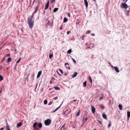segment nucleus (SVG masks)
Masks as SVG:
<instances>
[{"label":"nucleus","mask_w":130,"mask_h":130,"mask_svg":"<svg viewBox=\"0 0 130 130\" xmlns=\"http://www.w3.org/2000/svg\"><path fill=\"white\" fill-rule=\"evenodd\" d=\"M87 85V82L86 81H85L84 82L83 84V86L84 87H86Z\"/></svg>","instance_id":"nucleus-31"},{"label":"nucleus","mask_w":130,"mask_h":130,"mask_svg":"<svg viewBox=\"0 0 130 130\" xmlns=\"http://www.w3.org/2000/svg\"><path fill=\"white\" fill-rule=\"evenodd\" d=\"M70 32H71V31H68L67 32V34L68 35L69 34H70Z\"/></svg>","instance_id":"nucleus-48"},{"label":"nucleus","mask_w":130,"mask_h":130,"mask_svg":"<svg viewBox=\"0 0 130 130\" xmlns=\"http://www.w3.org/2000/svg\"><path fill=\"white\" fill-rule=\"evenodd\" d=\"M80 109H79L78 112L77 113L76 115V116L77 117L80 114Z\"/></svg>","instance_id":"nucleus-16"},{"label":"nucleus","mask_w":130,"mask_h":130,"mask_svg":"<svg viewBox=\"0 0 130 130\" xmlns=\"http://www.w3.org/2000/svg\"><path fill=\"white\" fill-rule=\"evenodd\" d=\"M42 73V71H39L38 73V75L37 76V78H39L40 76Z\"/></svg>","instance_id":"nucleus-6"},{"label":"nucleus","mask_w":130,"mask_h":130,"mask_svg":"<svg viewBox=\"0 0 130 130\" xmlns=\"http://www.w3.org/2000/svg\"><path fill=\"white\" fill-rule=\"evenodd\" d=\"M51 80H52L53 82H54V83H55L54 81L55 80V78L53 77L51 78Z\"/></svg>","instance_id":"nucleus-34"},{"label":"nucleus","mask_w":130,"mask_h":130,"mask_svg":"<svg viewBox=\"0 0 130 130\" xmlns=\"http://www.w3.org/2000/svg\"><path fill=\"white\" fill-rule=\"evenodd\" d=\"M58 98V97H54V99H55V100H56Z\"/></svg>","instance_id":"nucleus-56"},{"label":"nucleus","mask_w":130,"mask_h":130,"mask_svg":"<svg viewBox=\"0 0 130 130\" xmlns=\"http://www.w3.org/2000/svg\"><path fill=\"white\" fill-rule=\"evenodd\" d=\"M65 125V124H64L62 126V127H61V129H62V128H63V129L64 130V129H65V128H64V126Z\"/></svg>","instance_id":"nucleus-42"},{"label":"nucleus","mask_w":130,"mask_h":130,"mask_svg":"<svg viewBox=\"0 0 130 130\" xmlns=\"http://www.w3.org/2000/svg\"><path fill=\"white\" fill-rule=\"evenodd\" d=\"M21 60V58H19V59L16 62V63H18Z\"/></svg>","instance_id":"nucleus-39"},{"label":"nucleus","mask_w":130,"mask_h":130,"mask_svg":"<svg viewBox=\"0 0 130 130\" xmlns=\"http://www.w3.org/2000/svg\"><path fill=\"white\" fill-rule=\"evenodd\" d=\"M76 100H74L73 101H71L70 103H73V102H76Z\"/></svg>","instance_id":"nucleus-45"},{"label":"nucleus","mask_w":130,"mask_h":130,"mask_svg":"<svg viewBox=\"0 0 130 130\" xmlns=\"http://www.w3.org/2000/svg\"><path fill=\"white\" fill-rule=\"evenodd\" d=\"M91 107L92 112L93 113H94L95 112V109L94 107L92 106Z\"/></svg>","instance_id":"nucleus-12"},{"label":"nucleus","mask_w":130,"mask_h":130,"mask_svg":"<svg viewBox=\"0 0 130 130\" xmlns=\"http://www.w3.org/2000/svg\"><path fill=\"white\" fill-rule=\"evenodd\" d=\"M3 79V78L1 75H0V81L2 80Z\"/></svg>","instance_id":"nucleus-37"},{"label":"nucleus","mask_w":130,"mask_h":130,"mask_svg":"<svg viewBox=\"0 0 130 130\" xmlns=\"http://www.w3.org/2000/svg\"><path fill=\"white\" fill-rule=\"evenodd\" d=\"M37 11L35 10V11L32 14H35L36 13Z\"/></svg>","instance_id":"nucleus-50"},{"label":"nucleus","mask_w":130,"mask_h":130,"mask_svg":"<svg viewBox=\"0 0 130 130\" xmlns=\"http://www.w3.org/2000/svg\"><path fill=\"white\" fill-rule=\"evenodd\" d=\"M51 3H53L55 2V0H51Z\"/></svg>","instance_id":"nucleus-44"},{"label":"nucleus","mask_w":130,"mask_h":130,"mask_svg":"<svg viewBox=\"0 0 130 130\" xmlns=\"http://www.w3.org/2000/svg\"><path fill=\"white\" fill-rule=\"evenodd\" d=\"M53 20L52 21V23L51 24V25L52 26H53Z\"/></svg>","instance_id":"nucleus-53"},{"label":"nucleus","mask_w":130,"mask_h":130,"mask_svg":"<svg viewBox=\"0 0 130 130\" xmlns=\"http://www.w3.org/2000/svg\"><path fill=\"white\" fill-rule=\"evenodd\" d=\"M43 12H44L43 14L44 15L45 13V11H43Z\"/></svg>","instance_id":"nucleus-62"},{"label":"nucleus","mask_w":130,"mask_h":130,"mask_svg":"<svg viewBox=\"0 0 130 130\" xmlns=\"http://www.w3.org/2000/svg\"><path fill=\"white\" fill-rule=\"evenodd\" d=\"M72 51V50L71 49L69 50L67 52V54H70Z\"/></svg>","instance_id":"nucleus-28"},{"label":"nucleus","mask_w":130,"mask_h":130,"mask_svg":"<svg viewBox=\"0 0 130 130\" xmlns=\"http://www.w3.org/2000/svg\"><path fill=\"white\" fill-rule=\"evenodd\" d=\"M98 121L99 123H100L101 124H102V123L99 120H97Z\"/></svg>","instance_id":"nucleus-52"},{"label":"nucleus","mask_w":130,"mask_h":130,"mask_svg":"<svg viewBox=\"0 0 130 130\" xmlns=\"http://www.w3.org/2000/svg\"><path fill=\"white\" fill-rule=\"evenodd\" d=\"M67 73H64V76H66V75H67Z\"/></svg>","instance_id":"nucleus-61"},{"label":"nucleus","mask_w":130,"mask_h":130,"mask_svg":"<svg viewBox=\"0 0 130 130\" xmlns=\"http://www.w3.org/2000/svg\"><path fill=\"white\" fill-rule=\"evenodd\" d=\"M22 123L21 122H20L18 123L17 125V126L18 127H20L22 126Z\"/></svg>","instance_id":"nucleus-17"},{"label":"nucleus","mask_w":130,"mask_h":130,"mask_svg":"<svg viewBox=\"0 0 130 130\" xmlns=\"http://www.w3.org/2000/svg\"><path fill=\"white\" fill-rule=\"evenodd\" d=\"M118 107L120 110H121L122 109V106L121 104H119L118 105Z\"/></svg>","instance_id":"nucleus-23"},{"label":"nucleus","mask_w":130,"mask_h":130,"mask_svg":"<svg viewBox=\"0 0 130 130\" xmlns=\"http://www.w3.org/2000/svg\"><path fill=\"white\" fill-rule=\"evenodd\" d=\"M130 117V112L128 111L127 112V119L129 118Z\"/></svg>","instance_id":"nucleus-19"},{"label":"nucleus","mask_w":130,"mask_h":130,"mask_svg":"<svg viewBox=\"0 0 130 130\" xmlns=\"http://www.w3.org/2000/svg\"><path fill=\"white\" fill-rule=\"evenodd\" d=\"M29 74H29L27 75V77H26V80H28V77L29 76Z\"/></svg>","instance_id":"nucleus-49"},{"label":"nucleus","mask_w":130,"mask_h":130,"mask_svg":"<svg viewBox=\"0 0 130 130\" xmlns=\"http://www.w3.org/2000/svg\"><path fill=\"white\" fill-rule=\"evenodd\" d=\"M87 119H88L87 118H86L85 119H84V118H83V121L84 122V123H85L87 121Z\"/></svg>","instance_id":"nucleus-18"},{"label":"nucleus","mask_w":130,"mask_h":130,"mask_svg":"<svg viewBox=\"0 0 130 130\" xmlns=\"http://www.w3.org/2000/svg\"><path fill=\"white\" fill-rule=\"evenodd\" d=\"M89 80L91 82V83H92V80L91 78V77L89 76Z\"/></svg>","instance_id":"nucleus-32"},{"label":"nucleus","mask_w":130,"mask_h":130,"mask_svg":"<svg viewBox=\"0 0 130 130\" xmlns=\"http://www.w3.org/2000/svg\"><path fill=\"white\" fill-rule=\"evenodd\" d=\"M100 106L101 109H103L104 108V106L102 105H100Z\"/></svg>","instance_id":"nucleus-26"},{"label":"nucleus","mask_w":130,"mask_h":130,"mask_svg":"<svg viewBox=\"0 0 130 130\" xmlns=\"http://www.w3.org/2000/svg\"><path fill=\"white\" fill-rule=\"evenodd\" d=\"M91 31L90 30H88V31H87L86 32V34H89L90 33Z\"/></svg>","instance_id":"nucleus-38"},{"label":"nucleus","mask_w":130,"mask_h":130,"mask_svg":"<svg viewBox=\"0 0 130 130\" xmlns=\"http://www.w3.org/2000/svg\"><path fill=\"white\" fill-rule=\"evenodd\" d=\"M6 127L7 130H10L9 128V126L7 122L6 123Z\"/></svg>","instance_id":"nucleus-10"},{"label":"nucleus","mask_w":130,"mask_h":130,"mask_svg":"<svg viewBox=\"0 0 130 130\" xmlns=\"http://www.w3.org/2000/svg\"><path fill=\"white\" fill-rule=\"evenodd\" d=\"M34 17V14H32V15L31 16V18H30V17H30V19H32Z\"/></svg>","instance_id":"nucleus-51"},{"label":"nucleus","mask_w":130,"mask_h":130,"mask_svg":"<svg viewBox=\"0 0 130 130\" xmlns=\"http://www.w3.org/2000/svg\"><path fill=\"white\" fill-rule=\"evenodd\" d=\"M5 58H3L2 59V60H3V61L4 60H5Z\"/></svg>","instance_id":"nucleus-63"},{"label":"nucleus","mask_w":130,"mask_h":130,"mask_svg":"<svg viewBox=\"0 0 130 130\" xmlns=\"http://www.w3.org/2000/svg\"><path fill=\"white\" fill-rule=\"evenodd\" d=\"M54 82H53L52 80H51L50 82V84H52V83H54Z\"/></svg>","instance_id":"nucleus-55"},{"label":"nucleus","mask_w":130,"mask_h":130,"mask_svg":"<svg viewBox=\"0 0 130 130\" xmlns=\"http://www.w3.org/2000/svg\"><path fill=\"white\" fill-rule=\"evenodd\" d=\"M114 69L115 70L116 72L117 73H119V69L117 67H114Z\"/></svg>","instance_id":"nucleus-9"},{"label":"nucleus","mask_w":130,"mask_h":130,"mask_svg":"<svg viewBox=\"0 0 130 130\" xmlns=\"http://www.w3.org/2000/svg\"><path fill=\"white\" fill-rule=\"evenodd\" d=\"M103 96H102L101 97L99 100V101H101L103 99Z\"/></svg>","instance_id":"nucleus-40"},{"label":"nucleus","mask_w":130,"mask_h":130,"mask_svg":"<svg viewBox=\"0 0 130 130\" xmlns=\"http://www.w3.org/2000/svg\"><path fill=\"white\" fill-rule=\"evenodd\" d=\"M51 120L49 119H48L46 120L44 122L45 125L46 126L49 125L51 124Z\"/></svg>","instance_id":"nucleus-2"},{"label":"nucleus","mask_w":130,"mask_h":130,"mask_svg":"<svg viewBox=\"0 0 130 130\" xmlns=\"http://www.w3.org/2000/svg\"><path fill=\"white\" fill-rule=\"evenodd\" d=\"M72 59L73 60V61L75 64H76V62L75 60L73 58H72Z\"/></svg>","instance_id":"nucleus-41"},{"label":"nucleus","mask_w":130,"mask_h":130,"mask_svg":"<svg viewBox=\"0 0 130 130\" xmlns=\"http://www.w3.org/2000/svg\"><path fill=\"white\" fill-rule=\"evenodd\" d=\"M129 10H128V11H127V16H128L129 15Z\"/></svg>","instance_id":"nucleus-54"},{"label":"nucleus","mask_w":130,"mask_h":130,"mask_svg":"<svg viewBox=\"0 0 130 130\" xmlns=\"http://www.w3.org/2000/svg\"><path fill=\"white\" fill-rule=\"evenodd\" d=\"M49 1H48V2H47L45 6V10L47 9L48 8L49 6Z\"/></svg>","instance_id":"nucleus-5"},{"label":"nucleus","mask_w":130,"mask_h":130,"mask_svg":"<svg viewBox=\"0 0 130 130\" xmlns=\"http://www.w3.org/2000/svg\"><path fill=\"white\" fill-rule=\"evenodd\" d=\"M67 110H66V111H65L63 113V114L65 115H66L68 113H67Z\"/></svg>","instance_id":"nucleus-36"},{"label":"nucleus","mask_w":130,"mask_h":130,"mask_svg":"<svg viewBox=\"0 0 130 130\" xmlns=\"http://www.w3.org/2000/svg\"><path fill=\"white\" fill-rule=\"evenodd\" d=\"M58 8H54L53 10L54 12H56L58 10Z\"/></svg>","instance_id":"nucleus-21"},{"label":"nucleus","mask_w":130,"mask_h":130,"mask_svg":"<svg viewBox=\"0 0 130 130\" xmlns=\"http://www.w3.org/2000/svg\"><path fill=\"white\" fill-rule=\"evenodd\" d=\"M11 58H10V57L8 59L7 62L8 63H9V62H10V61H11Z\"/></svg>","instance_id":"nucleus-25"},{"label":"nucleus","mask_w":130,"mask_h":130,"mask_svg":"<svg viewBox=\"0 0 130 130\" xmlns=\"http://www.w3.org/2000/svg\"><path fill=\"white\" fill-rule=\"evenodd\" d=\"M10 56V54H8L7 55V56Z\"/></svg>","instance_id":"nucleus-59"},{"label":"nucleus","mask_w":130,"mask_h":130,"mask_svg":"<svg viewBox=\"0 0 130 130\" xmlns=\"http://www.w3.org/2000/svg\"><path fill=\"white\" fill-rule=\"evenodd\" d=\"M65 66L69 70H70V69L69 64L67 62L65 63Z\"/></svg>","instance_id":"nucleus-4"},{"label":"nucleus","mask_w":130,"mask_h":130,"mask_svg":"<svg viewBox=\"0 0 130 130\" xmlns=\"http://www.w3.org/2000/svg\"><path fill=\"white\" fill-rule=\"evenodd\" d=\"M111 125V122L110 121H109V124L108 125V128H109Z\"/></svg>","instance_id":"nucleus-20"},{"label":"nucleus","mask_w":130,"mask_h":130,"mask_svg":"<svg viewBox=\"0 0 130 130\" xmlns=\"http://www.w3.org/2000/svg\"><path fill=\"white\" fill-rule=\"evenodd\" d=\"M77 72H75L74 73L73 75H72V78H74L76 76L77 74Z\"/></svg>","instance_id":"nucleus-13"},{"label":"nucleus","mask_w":130,"mask_h":130,"mask_svg":"<svg viewBox=\"0 0 130 130\" xmlns=\"http://www.w3.org/2000/svg\"><path fill=\"white\" fill-rule=\"evenodd\" d=\"M50 21L48 20L47 19L45 21V23L47 25H50Z\"/></svg>","instance_id":"nucleus-11"},{"label":"nucleus","mask_w":130,"mask_h":130,"mask_svg":"<svg viewBox=\"0 0 130 130\" xmlns=\"http://www.w3.org/2000/svg\"><path fill=\"white\" fill-rule=\"evenodd\" d=\"M44 104L45 105H46L47 104V100H44Z\"/></svg>","instance_id":"nucleus-33"},{"label":"nucleus","mask_w":130,"mask_h":130,"mask_svg":"<svg viewBox=\"0 0 130 130\" xmlns=\"http://www.w3.org/2000/svg\"><path fill=\"white\" fill-rule=\"evenodd\" d=\"M55 90H60V88L58 87H54L53 88Z\"/></svg>","instance_id":"nucleus-30"},{"label":"nucleus","mask_w":130,"mask_h":130,"mask_svg":"<svg viewBox=\"0 0 130 130\" xmlns=\"http://www.w3.org/2000/svg\"><path fill=\"white\" fill-rule=\"evenodd\" d=\"M37 124V122H35L34 124L33 125V127L34 128H36V125Z\"/></svg>","instance_id":"nucleus-24"},{"label":"nucleus","mask_w":130,"mask_h":130,"mask_svg":"<svg viewBox=\"0 0 130 130\" xmlns=\"http://www.w3.org/2000/svg\"><path fill=\"white\" fill-rule=\"evenodd\" d=\"M121 6L122 7L125 9H126L127 7V4L125 3H122L121 5Z\"/></svg>","instance_id":"nucleus-3"},{"label":"nucleus","mask_w":130,"mask_h":130,"mask_svg":"<svg viewBox=\"0 0 130 130\" xmlns=\"http://www.w3.org/2000/svg\"><path fill=\"white\" fill-rule=\"evenodd\" d=\"M40 2H39L38 4V5L35 8V10L38 11V8L40 6Z\"/></svg>","instance_id":"nucleus-7"},{"label":"nucleus","mask_w":130,"mask_h":130,"mask_svg":"<svg viewBox=\"0 0 130 130\" xmlns=\"http://www.w3.org/2000/svg\"><path fill=\"white\" fill-rule=\"evenodd\" d=\"M84 2L85 5L86 7V8H87L88 6V3L87 1V0H84Z\"/></svg>","instance_id":"nucleus-8"},{"label":"nucleus","mask_w":130,"mask_h":130,"mask_svg":"<svg viewBox=\"0 0 130 130\" xmlns=\"http://www.w3.org/2000/svg\"><path fill=\"white\" fill-rule=\"evenodd\" d=\"M49 58L50 59H51V58L53 57V54H51L49 55Z\"/></svg>","instance_id":"nucleus-35"},{"label":"nucleus","mask_w":130,"mask_h":130,"mask_svg":"<svg viewBox=\"0 0 130 130\" xmlns=\"http://www.w3.org/2000/svg\"><path fill=\"white\" fill-rule=\"evenodd\" d=\"M3 129H4V128H2L0 129V130H3Z\"/></svg>","instance_id":"nucleus-60"},{"label":"nucleus","mask_w":130,"mask_h":130,"mask_svg":"<svg viewBox=\"0 0 130 130\" xmlns=\"http://www.w3.org/2000/svg\"><path fill=\"white\" fill-rule=\"evenodd\" d=\"M85 36L84 35L82 36L81 37V39H82V40H84V37H85Z\"/></svg>","instance_id":"nucleus-43"},{"label":"nucleus","mask_w":130,"mask_h":130,"mask_svg":"<svg viewBox=\"0 0 130 130\" xmlns=\"http://www.w3.org/2000/svg\"><path fill=\"white\" fill-rule=\"evenodd\" d=\"M38 126L40 128H41L42 126V125L41 123H40L38 124Z\"/></svg>","instance_id":"nucleus-27"},{"label":"nucleus","mask_w":130,"mask_h":130,"mask_svg":"<svg viewBox=\"0 0 130 130\" xmlns=\"http://www.w3.org/2000/svg\"><path fill=\"white\" fill-rule=\"evenodd\" d=\"M68 21V19H67V18H66V17L64 18V20H63V22L64 23H65V22H67Z\"/></svg>","instance_id":"nucleus-22"},{"label":"nucleus","mask_w":130,"mask_h":130,"mask_svg":"<svg viewBox=\"0 0 130 130\" xmlns=\"http://www.w3.org/2000/svg\"><path fill=\"white\" fill-rule=\"evenodd\" d=\"M52 103V102H50L48 103V105H51Z\"/></svg>","instance_id":"nucleus-47"},{"label":"nucleus","mask_w":130,"mask_h":130,"mask_svg":"<svg viewBox=\"0 0 130 130\" xmlns=\"http://www.w3.org/2000/svg\"><path fill=\"white\" fill-rule=\"evenodd\" d=\"M102 117L104 118L106 120L107 119V116L105 114H103L102 115Z\"/></svg>","instance_id":"nucleus-15"},{"label":"nucleus","mask_w":130,"mask_h":130,"mask_svg":"<svg viewBox=\"0 0 130 130\" xmlns=\"http://www.w3.org/2000/svg\"><path fill=\"white\" fill-rule=\"evenodd\" d=\"M28 23L29 28H32L34 25V21H32L31 19H30V17H29L28 18Z\"/></svg>","instance_id":"nucleus-1"},{"label":"nucleus","mask_w":130,"mask_h":130,"mask_svg":"<svg viewBox=\"0 0 130 130\" xmlns=\"http://www.w3.org/2000/svg\"><path fill=\"white\" fill-rule=\"evenodd\" d=\"M61 105L58 108H56L53 112V113H54L56 112L57 110H58L60 107Z\"/></svg>","instance_id":"nucleus-14"},{"label":"nucleus","mask_w":130,"mask_h":130,"mask_svg":"<svg viewBox=\"0 0 130 130\" xmlns=\"http://www.w3.org/2000/svg\"><path fill=\"white\" fill-rule=\"evenodd\" d=\"M58 70L60 71L61 73V74L62 75L63 74V71L61 70V69H58Z\"/></svg>","instance_id":"nucleus-29"},{"label":"nucleus","mask_w":130,"mask_h":130,"mask_svg":"<svg viewBox=\"0 0 130 130\" xmlns=\"http://www.w3.org/2000/svg\"><path fill=\"white\" fill-rule=\"evenodd\" d=\"M56 72H57V73H58V74L59 75V76H62V75L59 73V72L57 70V71Z\"/></svg>","instance_id":"nucleus-46"},{"label":"nucleus","mask_w":130,"mask_h":130,"mask_svg":"<svg viewBox=\"0 0 130 130\" xmlns=\"http://www.w3.org/2000/svg\"><path fill=\"white\" fill-rule=\"evenodd\" d=\"M32 77L33 78H34V74H33L32 75Z\"/></svg>","instance_id":"nucleus-57"},{"label":"nucleus","mask_w":130,"mask_h":130,"mask_svg":"<svg viewBox=\"0 0 130 130\" xmlns=\"http://www.w3.org/2000/svg\"><path fill=\"white\" fill-rule=\"evenodd\" d=\"M68 15L69 17H70V14H69H69H68Z\"/></svg>","instance_id":"nucleus-64"},{"label":"nucleus","mask_w":130,"mask_h":130,"mask_svg":"<svg viewBox=\"0 0 130 130\" xmlns=\"http://www.w3.org/2000/svg\"><path fill=\"white\" fill-rule=\"evenodd\" d=\"M91 35L92 36H94L95 35L94 34H91Z\"/></svg>","instance_id":"nucleus-58"}]
</instances>
